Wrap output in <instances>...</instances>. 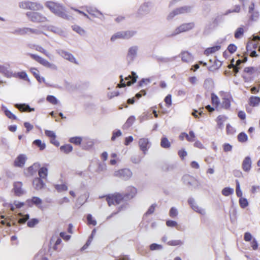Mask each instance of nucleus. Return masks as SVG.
<instances>
[{"mask_svg": "<svg viewBox=\"0 0 260 260\" xmlns=\"http://www.w3.org/2000/svg\"><path fill=\"white\" fill-rule=\"evenodd\" d=\"M45 5L55 15L64 19H70L71 17L65 13V8L60 4L48 1Z\"/></svg>", "mask_w": 260, "mask_h": 260, "instance_id": "1", "label": "nucleus"}, {"mask_svg": "<svg viewBox=\"0 0 260 260\" xmlns=\"http://www.w3.org/2000/svg\"><path fill=\"white\" fill-rule=\"evenodd\" d=\"M26 15L30 21L34 23L44 22L48 21L45 16L39 12H27Z\"/></svg>", "mask_w": 260, "mask_h": 260, "instance_id": "2", "label": "nucleus"}, {"mask_svg": "<svg viewBox=\"0 0 260 260\" xmlns=\"http://www.w3.org/2000/svg\"><path fill=\"white\" fill-rule=\"evenodd\" d=\"M136 34L135 30H127L118 31L114 34L111 38V41L114 42L118 39H129Z\"/></svg>", "mask_w": 260, "mask_h": 260, "instance_id": "3", "label": "nucleus"}, {"mask_svg": "<svg viewBox=\"0 0 260 260\" xmlns=\"http://www.w3.org/2000/svg\"><path fill=\"white\" fill-rule=\"evenodd\" d=\"M108 205H116L119 204L124 200L123 194L119 193H115L112 194H108L105 196Z\"/></svg>", "mask_w": 260, "mask_h": 260, "instance_id": "4", "label": "nucleus"}, {"mask_svg": "<svg viewBox=\"0 0 260 260\" xmlns=\"http://www.w3.org/2000/svg\"><path fill=\"white\" fill-rule=\"evenodd\" d=\"M182 180L183 183L189 187H192L195 189L199 187V181L193 177L186 174L183 176Z\"/></svg>", "mask_w": 260, "mask_h": 260, "instance_id": "5", "label": "nucleus"}, {"mask_svg": "<svg viewBox=\"0 0 260 260\" xmlns=\"http://www.w3.org/2000/svg\"><path fill=\"white\" fill-rule=\"evenodd\" d=\"M139 46L133 45L128 48L126 59L128 63L133 62L138 56Z\"/></svg>", "mask_w": 260, "mask_h": 260, "instance_id": "6", "label": "nucleus"}, {"mask_svg": "<svg viewBox=\"0 0 260 260\" xmlns=\"http://www.w3.org/2000/svg\"><path fill=\"white\" fill-rule=\"evenodd\" d=\"M29 55L33 59L35 60L36 61L40 63V64L44 66V67L49 68H50L51 69L55 70H57V67L55 64L51 63L48 61H47V60L42 58V57H41L38 55H36V54H31V53H29Z\"/></svg>", "mask_w": 260, "mask_h": 260, "instance_id": "7", "label": "nucleus"}, {"mask_svg": "<svg viewBox=\"0 0 260 260\" xmlns=\"http://www.w3.org/2000/svg\"><path fill=\"white\" fill-rule=\"evenodd\" d=\"M120 77L121 79V84H119L117 85L118 87L119 88L122 87H125L126 85L130 86L132 84H134L136 82L137 79L138 78V76L134 72H132L131 75H129L125 78V80L127 81L126 83H125V82L123 81L122 76H120Z\"/></svg>", "mask_w": 260, "mask_h": 260, "instance_id": "8", "label": "nucleus"}, {"mask_svg": "<svg viewBox=\"0 0 260 260\" xmlns=\"http://www.w3.org/2000/svg\"><path fill=\"white\" fill-rule=\"evenodd\" d=\"M115 177H119L123 180H128L132 176V171L128 169H123L115 171L113 175Z\"/></svg>", "mask_w": 260, "mask_h": 260, "instance_id": "9", "label": "nucleus"}, {"mask_svg": "<svg viewBox=\"0 0 260 260\" xmlns=\"http://www.w3.org/2000/svg\"><path fill=\"white\" fill-rule=\"evenodd\" d=\"M194 26V24L193 22L182 24L175 29L172 36H175L180 33L188 31L192 29Z\"/></svg>", "mask_w": 260, "mask_h": 260, "instance_id": "10", "label": "nucleus"}, {"mask_svg": "<svg viewBox=\"0 0 260 260\" xmlns=\"http://www.w3.org/2000/svg\"><path fill=\"white\" fill-rule=\"evenodd\" d=\"M56 52L58 54H59L65 59H67L69 61L75 63L76 64L78 63L73 55L70 52L60 49H56Z\"/></svg>", "mask_w": 260, "mask_h": 260, "instance_id": "11", "label": "nucleus"}, {"mask_svg": "<svg viewBox=\"0 0 260 260\" xmlns=\"http://www.w3.org/2000/svg\"><path fill=\"white\" fill-rule=\"evenodd\" d=\"M138 144L140 150L143 152L144 155L146 154L151 145L148 139L141 138L139 140Z\"/></svg>", "mask_w": 260, "mask_h": 260, "instance_id": "12", "label": "nucleus"}, {"mask_svg": "<svg viewBox=\"0 0 260 260\" xmlns=\"http://www.w3.org/2000/svg\"><path fill=\"white\" fill-rule=\"evenodd\" d=\"M188 203L191 208V209L196 212L199 213L201 215H205L206 213L205 210L200 207L193 198H189L188 199Z\"/></svg>", "mask_w": 260, "mask_h": 260, "instance_id": "13", "label": "nucleus"}, {"mask_svg": "<svg viewBox=\"0 0 260 260\" xmlns=\"http://www.w3.org/2000/svg\"><path fill=\"white\" fill-rule=\"evenodd\" d=\"M22 182L20 181L15 182L13 183V190L16 196L20 197L25 193V191L22 188Z\"/></svg>", "mask_w": 260, "mask_h": 260, "instance_id": "14", "label": "nucleus"}, {"mask_svg": "<svg viewBox=\"0 0 260 260\" xmlns=\"http://www.w3.org/2000/svg\"><path fill=\"white\" fill-rule=\"evenodd\" d=\"M137 190L133 186H128L126 189V193L123 195L124 200H128L133 199L136 194Z\"/></svg>", "mask_w": 260, "mask_h": 260, "instance_id": "15", "label": "nucleus"}, {"mask_svg": "<svg viewBox=\"0 0 260 260\" xmlns=\"http://www.w3.org/2000/svg\"><path fill=\"white\" fill-rule=\"evenodd\" d=\"M94 145L93 141L89 138L85 137L83 139L81 147L83 149L89 150Z\"/></svg>", "mask_w": 260, "mask_h": 260, "instance_id": "16", "label": "nucleus"}, {"mask_svg": "<svg viewBox=\"0 0 260 260\" xmlns=\"http://www.w3.org/2000/svg\"><path fill=\"white\" fill-rule=\"evenodd\" d=\"M26 157L25 155L21 154H19L15 159L14 162V165L15 167H23L26 160Z\"/></svg>", "mask_w": 260, "mask_h": 260, "instance_id": "17", "label": "nucleus"}, {"mask_svg": "<svg viewBox=\"0 0 260 260\" xmlns=\"http://www.w3.org/2000/svg\"><path fill=\"white\" fill-rule=\"evenodd\" d=\"M181 57V60L184 62H190L193 60V57L192 55L188 51H182L180 54Z\"/></svg>", "mask_w": 260, "mask_h": 260, "instance_id": "18", "label": "nucleus"}, {"mask_svg": "<svg viewBox=\"0 0 260 260\" xmlns=\"http://www.w3.org/2000/svg\"><path fill=\"white\" fill-rule=\"evenodd\" d=\"M251 160L249 156H246L242 164V168L244 171L248 172L251 168Z\"/></svg>", "mask_w": 260, "mask_h": 260, "instance_id": "19", "label": "nucleus"}, {"mask_svg": "<svg viewBox=\"0 0 260 260\" xmlns=\"http://www.w3.org/2000/svg\"><path fill=\"white\" fill-rule=\"evenodd\" d=\"M41 34H43L47 36L42 31L38 29L31 28L29 27H23V35L30 34H35L37 35H39Z\"/></svg>", "mask_w": 260, "mask_h": 260, "instance_id": "20", "label": "nucleus"}, {"mask_svg": "<svg viewBox=\"0 0 260 260\" xmlns=\"http://www.w3.org/2000/svg\"><path fill=\"white\" fill-rule=\"evenodd\" d=\"M32 185L36 190H40L44 187L45 183L42 179L37 177L33 180Z\"/></svg>", "mask_w": 260, "mask_h": 260, "instance_id": "21", "label": "nucleus"}, {"mask_svg": "<svg viewBox=\"0 0 260 260\" xmlns=\"http://www.w3.org/2000/svg\"><path fill=\"white\" fill-rule=\"evenodd\" d=\"M1 110L8 118L12 120L17 119V116L12 113L5 105H2Z\"/></svg>", "mask_w": 260, "mask_h": 260, "instance_id": "22", "label": "nucleus"}, {"mask_svg": "<svg viewBox=\"0 0 260 260\" xmlns=\"http://www.w3.org/2000/svg\"><path fill=\"white\" fill-rule=\"evenodd\" d=\"M0 73L7 78H11L14 76V73L4 65H0Z\"/></svg>", "mask_w": 260, "mask_h": 260, "instance_id": "23", "label": "nucleus"}, {"mask_svg": "<svg viewBox=\"0 0 260 260\" xmlns=\"http://www.w3.org/2000/svg\"><path fill=\"white\" fill-rule=\"evenodd\" d=\"M27 202L29 206L35 205L41 208L40 205L42 203V200L39 197H33L31 199L27 200Z\"/></svg>", "mask_w": 260, "mask_h": 260, "instance_id": "24", "label": "nucleus"}, {"mask_svg": "<svg viewBox=\"0 0 260 260\" xmlns=\"http://www.w3.org/2000/svg\"><path fill=\"white\" fill-rule=\"evenodd\" d=\"M15 107L20 111L31 112L35 111L34 108H31L28 105L26 104H16Z\"/></svg>", "mask_w": 260, "mask_h": 260, "instance_id": "25", "label": "nucleus"}, {"mask_svg": "<svg viewBox=\"0 0 260 260\" xmlns=\"http://www.w3.org/2000/svg\"><path fill=\"white\" fill-rule=\"evenodd\" d=\"M13 75V77L19 78V79H23L29 83L30 82L29 79L28 78L27 74L25 71L14 73Z\"/></svg>", "mask_w": 260, "mask_h": 260, "instance_id": "26", "label": "nucleus"}, {"mask_svg": "<svg viewBox=\"0 0 260 260\" xmlns=\"http://www.w3.org/2000/svg\"><path fill=\"white\" fill-rule=\"evenodd\" d=\"M46 29L55 34L59 35L60 36L62 35L63 34V31L61 28L53 25L47 26L46 27Z\"/></svg>", "mask_w": 260, "mask_h": 260, "instance_id": "27", "label": "nucleus"}, {"mask_svg": "<svg viewBox=\"0 0 260 260\" xmlns=\"http://www.w3.org/2000/svg\"><path fill=\"white\" fill-rule=\"evenodd\" d=\"M43 9V7L39 3L36 2H29L28 9L32 11H38Z\"/></svg>", "mask_w": 260, "mask_h": 260, "instance_id": "28", "label": "nucleus"}, {"mask_svg": "<svg viewBox=\"0 0 260 260\" xmlns=\"http://www.w3.org/2000/svg\"><path fill=\"white\" fill-rule=\"evenodd\" d=\"M221 48L220 45H216L211 47L207 48L204 51V54L208 56L218 51Z\"/></svg>", "mask_w": 260, "mask_h": 260, "instance_id": "29", "label": "nucleus"}, {"mask_svg": "<svg viewBox=\"0 0 260 260\" xmlns=\"http://www.w3.org/2000/svg\"><path fill=\"white\" fill-rule=\"evenodd\" d=\"M177 58V56H173L171 57H157L156 58L157 61L158 62H162V63H168L169 62H172L174 61L176 58Z\"/></svg>", "mask_w": 260, "mask_h": 260, "instance_id": "30", "label": "nucleus"}, {"mask_svg": "<svg viewBox=\"0 0 260 260\" xmlns=\"http://www.w3.org/2000/svg\"><path fill=\"white\" fill-rule=\"evenodd\" d=\"M191 7L190 6H185L175 9L177 14L188 13L191 11Z\"/></svg>", "mask_w": 260, "mask_h": 260, "instance_id": "31", "label": "nucleus"}, {"mask_svg": "<svg viewBox=\"0 0 260 260\" xmlns=\"http://www.w3.org/2000/svg\"><path fill=\"white\" fill-rule=\"evenodd\" d=\"M160 146L165 149L169 148L171 147V143L166 136H164L161 138Z\"/></svg>", "mask_w": 260, "mask_h": 260, "instance_id": "32", "label": "nucleus"}, {"mask_svg": "<svg viewBox=\"0 0 260 260\" xmlns=\"http://www.w3.org/2000/svg\"><path fill=\"white\" fill-rule=\"evenodd\" d=\"M260 103V98L258 96H252L249 99V104L250 106L255 107L257 106Z\"/></svg>", "mask_w": 260, "mask_h": 260, "instance_id": "33", "label": "nucleus"}, {"mask_svg": "<svg viewBox=\"0 0 260 260\" xmlns=\"http://www.w3.org/2000/svg\"><path fill=\"white\" fill-rule=\"evenodd\" d=\"M39 178L41 179L47 177L48 174V169L46 167H42L39 170Z\"/></svg>", "mask_w": 260, "mask_h": 260, "instance_id": "34", "label": "nucleus"}, {"mask_svg": "<svg viewBox=\"0 0 260 260\" xmlns=\"http://www.w3.org/2000/svg\"><path fill=\"white\" fill-rule=\"evenodd\" d=\"M60 150L64 153L68 154L73 150V147L70 144H66L61 146L60 147Z\"/></svg>", "mask_w": 260, "mask_h": 260, "instance_id": "35", "label": "nucleus"}, {"mask_svg": "<svg viewBox=\"0 0 260 260\" xmlns=\"http://www.w3.org/2000/svg\"><path fill=\"white\" fill-rule=\"evenodd\" d=\"M83 139L81 137H74L70 139L69 141L70 143H73L75 145H81L82 143Z\"/></svg>", "mask_w": 260, "mask_h": 260, "instance_id": "36", "label": "nucleus"}, {"mask_svg": "<svg viewBox=\"0 0 260 260\" xmlns=\"http://www.w3.org/2000/svg\"><path fill=\"white\" fill-rule=\"evenodd\" d=\"M148 5L147 4H144L138 10V13L140 15H145L146 14H147L148 12Z\"/></svg>", "mask_w": 260, "mask_h": 260, "instance_id": "37", "label": "nucleus"}, {"mask_svg": "<svg viewBox=\"0 0 260 260\" xmlns=\"http://www.w3.org/2000/svg\"><path fill=\"white\" fill-rule=\"evenodd\" d=\"M33 144L39 148V149L41 151L45 149L46 147V144L45 143H43L40 139L35 140L33 142Z\"/></svg>", "mask_w": 260, "mask_h": 260, "instance_id": "38", "label": "nucleus"}, {"mask_svg": "<svg viewBox=\"0 0 260 260\" xmlns=\"http://www.w3.org/2000/svg\"><path fill=\"white\" fill-rule=\"evenodd\" d=\"M152 118V115L149 112H144L140 116V120L142 122L144 121L151 119Z\"/></svg>", "mask_w": 260, "mask_h": 260, "instance_id": "39", "label": "nucleus"}, {"mask_svg": "<svg viewBox=\"0 0 260 260\" xmlns=\"http://www.w3.org/2000/svg\"><path fill=\"white\" fill-rule=\"evenodd\" d=\"M221 192L223 196L227 197L233 194L234 189L229 187H226L222 190Z\"/></svg>", "mask_w": 260, "mask_h": 260, "instance_id": "40", "label": "nucleus"}, {"mask_svg": "<svg viewBox=\"0 0 260 260\" xmlns=\"http://www.w3.org/2000/svg\"><path fill=\"white\" fill-rule=\"evenodd\" d=\"M247 139V136L244 132H241L238 135V140L241 143L246 142Z\"/></svg>", "mask_w": 260, "mask_h": 260, "instance_id": "41", "label": "nucleus"}, {"mask_svg": "<svg viewBox=\"0 0 260 260\" xmlns=\"http://www.w3.org/2000/svg\"><path fill=\"white\" fill-rule=\"evenodd\" d=\"M244 29L243 27H238L235 31L234 37L236 39L240 38L244 34Z\"/></svg>", "mask_w": 260, "mask_h": 260, "instance_id": "42", "label": "nucleus"}, {"mask_svg": "<svg viewBox=\"0 0 260 260\" xmlns=\"http://www.w3.org/2000/svg\"><path fill=\"white\" fill-rule=\"evenodd\" d=\"M213 85V81L211 78L206 79L204 83V86L206 89H209Z\"/></svg>", "mask_w": 260, "mask_h": 260, "instance_id": "43", "label": "nucleus"}, {"mask_svg": "<svg viewBox=\"0 0 260 260\" xmlns=\"http://www.w3.org/2000/svg\"><path fill=\"white\" fill-rule=\"evenodd\" d=\"M183 242L180 240H171L167 242V244L170 246H180L183 244Z\"/></svg>", "mask_w": 260, "mask_h": 260, "instance_id": "44", "label": "nucleus"}, {"mask_svg": "<svg viewBox=\"0 0 260 260\" xmlns=\"http://www.w3.org/2000/svg\"><path fill=\"white\" fill-rule=\"evenodd\" d=\"M46 100L53 105H56L58 103V100L54 95H49L46 98Z\"/></svg>", "mask_w": 260, "mask_h": 260, "instance_id": "45", "label": "nucleus"}, {"mask_svg": "<svg viewBox=\"0 0 260 260\" xmlns=\"http://www.w3.org/2000/svg\"><path fill=\"white\" fill-rule=\"evenodd\" d=\"M39 222V220L37 218H32L30 220H28L27 222V225L29 228H34L38 224Z\"/></svg>", "mask_w": 260, "mask_h": 260, "instance_id": "46", "label": "nucleus"}, {"mask_svg": "<svg viewBox=\"0 0 260 260\" xmlns=\"http://www.w3.org/2000/svg\"><path fill=\"white\" fill-rule=\"evenodd\" d=\"M87 11L89 14L92 15L95 17H97L96 13L102 15V13L95 8H92L90 7L88 8L87 9Z\"/></svg>", "mask_w": 260, "mask_h": 260, "instance_id": "47", "label": "nucleus"}, {"mask_svg": "<svg viewBox=\"0 0 260 260\" xmlns=\"http://www.w3.org/2000/svg\"><path fill=\"white\" fill-rule=\"evenodd\" d=\"M72 27L73 30L77 32L81 36H83L85 34V30L78 25H75L72 26Z\"/></svg>", "mask_w": 260, "mask_h": 260, "instance_id": "48", "label": "nucleus"}, {"mask_svg": "<svg viewBox=\"0 0 260 260\" xmlns=\"http://www.w3.org/2000/svg\"><path fill=\"white\" fill-rule=\"evenodd\" d=\"M241 10L240 6L239 5H236L233 9H229L226 11L224 15H227L231 13H238Z\"/></svg>", "mask_w": 260, "mask_h": 260, "instance_id": "49", "label": "nucleus"}, {"mask_svg": "<svg viewBox=\"0 0 260 260\" xmlns=\"http://www.w3.org/2000/svg\"><path fill=\"white\" fill-rule=\"evenodd\" d=\"M135 121V117L134 116H131L126 120L125 124L123 125V127H128L131 126L134 121Z\"/></svg>", "mask_w": 260, "mask_h": 260, "instance_id": "50", "label": "nucleus"}, {"mask_svg": "<svg viewBox=\"0 0 260 260\" xmlns=\"http://www.w3.org/2000/svg\"><path fill=\"white\" fill-rule=\"evenodd\" d=\"M19 216H20V218L19 219L18 222L21 224L25 223V222L27 221L29 218V215L28 214L22 215L21 213H20Z\"/></svg>", "mask_w": 260, "mask_h": 260, "instance_id": "51", "label": "nucleus"}, {"mask_svg": "<svg viewBox=\"0 0 260 260\" xmlns=\"http://www.w3.org/2000/svg\"><path fill=\"white\" fill-rule=\"evenodd\" d=\"M55 188L58 192L66 191L68 190V186L64 184H56L55 185Z\"/></svg>", "mask_w": 260, "mask_h": 260, "instance_id": "52", "label": "nucleus"}, {"mask_svg": "<svg viewBox=\"0 0 260 260\" xmlns=\"http://www.w3.org/2000/svg\"><path fill=\"white\" fill-rule=\"evenodd\" d=\"M36 172V170L34 169V166L28 167L26 171L24 172V174L26 176H30L34 175Z\"/></svg>", "mask_w": 260, "mask_h": 260, "instance_id": "53", "label": "nucleus"}, {"mask_svg": "<svg viewBox=\"0 0 260 260\" xmlns=\"http://www.w3.org/2000/svg\"><path fill=\"white\" fill-rule=\"evenodd\" d=\"M142 159V157L140 155H133L131 158V161L136 164H139L141 161Z\"/></svg>", "mask_w": 260, "mask_h": 260, "instance_id": "54", "label": "nucleus"}, {"mask_svg": "<svg viewBox=\"0 0 260 260\" xmlns=\"http://www.w3.org/2000/svg\"><path fill=\"white\" fill-rule=\"evenodd\" d=\"M122 135V133L120 129H116L112 132V136L111 137V141H114L117 137Z\"/></svg>", "mask_w": 260, "mask_h": 260, "instance_id": "55", "label": "nucleus"}, {"mask_svg": "<svg viewBox=\"0 0 260 260\" xmlns=\"http://www.w3.org/2000/svg\"><path fill=\"white\" fill-rule=\"evenodd\" d=\"M156 206V204L151 205L148 208L147 212L145 213L144 217L153 214L155 211Z\"/></svg>", "mask_w": 260, "mask_h": 260, "instance_id": "56", "label": "nucleus"}, {"mask_svg": "<svg viewBox=\"0 0 260 260\" xmlns=\"http://www.w3.org/2000/svg\"><path fill=\"white\" fill-rule=\"evenodd\" d=\"M222 107L228 109L231 107V102L228 98H223L222 102Z\"/></svg>", "mask_w": 260, "mask_h": 260, "instance_id": "57", "label": "nucleus"}, {"mask_svg": "<svg viewBox=\"0 0 260 260\" xmlns=\"http://www.w3.org/2000/svg\"><path fill=\"white\" fill-rule=\"evenodd\" d=\"M239 205L242 208H245L248 205V202L246 198L241 197L239 199Z\"/></svg>", "mask_w": 260, "mask_h": 260, "instance_id": "58", "label": "nucleus"}, {"mask_svg": "<svg viewBox=\"0 0 260 260\" xmlns=\"http://www.w3.org/2000/svg\"><path fill=\"white\" fill-rule=\"evenodd\" d=\"M35 49L38 51L43 53L44 54H45L47 57H50V54L46 50H45L42 47L39 46V45H36V46H35Z\"/></svg>", "mask_w": 260, "mask_h": 260, "instance_id": "59", "label": "nucleus"}, {"mask_svg": "<svg viewBox=\"0 0 260 260\" xmlns=\"http://www.w3.org/2000/svg\"><path fill=\"white\" fill-rule=\"evenodd\" d=\"M149 247L150 249L152 251L161 250L163 248L161 245L156 243L151 244Z\"/></svg>", "mask_w": 260, "mask_h": 260, "instance_id": "60", "label": "nucleus"}, {"mask_svg": "<svg viewBox=\"0 0 260 260\" xmlns=\"http://www.w3.org/2000/svg\"><path fill=\"white\" fill-rule=\"evenodd\" d=\"M178 212L175 207H172L169 211V216L172 218H175L178 215Z\"/></svg>", "mask_w": 260, "mask_h": 260, "instance_id": "61", "label": "nucleus"}, {"mask_svg": "<svg viewBox=\"0 0 260 260\" xmlns=\"http://www.w3.org/2000/svg\"><path fill=\"white\" fill-rule=\"evenodd\" d=\"M174 168V165H169L168 164H164L162 167L161 169L164 171H168L173 170Z\"/></svg>", "mask_w": 260, "mask_h": 260, "instance_id": "62", "label": "nucleus"}, {"mask_svg": "<svg viewBox=\"0 0 260 260\" xmlns=\"http://www.w3.org/2000/svg\"><path fill=\"white\" fill-rule=\"evenodd\" d=\"M212 103L213 105L218 106L219 104V100L218 96L214 93L211 94Z\"/></svg>", "mask_w": 260, "mask_h": 260, "instance_id": "63", "label": "nucleus"}, {"mask_svg": "<svg viewBox=\"0 0 260 260\" xmlns=\"http://www.w3.org/2000/svg\"><path fill=\"white\" fill-rule=\"evenodd\" d=\"M36 260H48V258L44 255L43 251H40L35 257Z\"/></svg>", "mask_w": 260, "mask_h": 260, "instance_id": "64", "label": "nucleus"}]
</instances>
